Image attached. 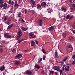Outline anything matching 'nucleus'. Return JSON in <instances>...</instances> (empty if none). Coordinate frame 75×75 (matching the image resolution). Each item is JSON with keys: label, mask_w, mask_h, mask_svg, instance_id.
<instances>
[{"label": "nucleus", "mask_w": 75, "mask_h": 75, "mask_svg": "<svg viewBox=\"0 0 75 75\" xmlns=\"http://www.w3.org/2000/svg\"><path fill=\"white\" fill-rule=\"evenodd\" d=\"M42 19H39L37 21L38 23L39 24V25L40 26L42 25Z\"/></svg>", "instance_id": "nucleus-1"}, {"label": "nucleus", "mask_w": 75, "mask_h": 75, "mask_svg": "<svg viewBox=\"0 0 75 75\" xmlns=\"http://www.w3.org/2000/svg\"><path fill=\"white\" fill-rule=\"evenodd\" d=\"M22 57V55L21 54H17L15 57L14 58L15 59H20Z\"/></svg>", "instance_id": "nucleus-2"}, {"label": "nucleus", "mask_w": 75, "mask_h": 75, "mask_svg": "<svg viewBox=\"0 0 75 75\" xmlns=\"http://www.w3.org/2000/svg\"><path fill=\"white\" fill-rule=\"evenodd\" d=\"M53 69L54 70H57L58 71H59L60 70V68L59 66H54L53 67Z\"/></svg>", "instance_id": "nucleus-3"}, {"label": "nucleus", "mask_w": 75, "mask_h": 75, "mask_svg": "<svg viewBox=\"0 0 75 75\" xmlns=\"http://www.w3.org/2000/svg\"><path fill=\"white\" fill-rule=\"evenodd\" d=\"M26 73L28 75H32L33 73L30 70H28L26 71Z\"/></svg>", "instance_id": "nucleus-4"}, {"label": "nucleus", "mask_w": 75, "mask_h": 75, "mask_svg": "<svg viewBox=\"0 0 75 75\" xmlns=\"http://www.w3.org/2000/svg\"><path fill=\"white\" fill-rule=\"evenodd\" d=\"M31 46H33V47H35V42L34 41H31Z\"/></svg>", "instance_id": "nucleus-5"}, {"label": "nucleus", "mask_w": 75, "mask_h": 75, "mask_svg": "<svg viewBox=\"0 0 75 75\" xmlns=\"http://www.w3.org/2000/svg\"><path fill=\"white\" fill-rule=\"evenodd\" d=\"M48 29L49 31H52L54 30V26H52L49 28Z\"/></svg>", "instance_id": "nucleus-6"}, {"label": "nucleus", "mask_w": 75, "mask_h": 75, "mask_svg": "<svg viewBox=\"0 0 75 75\" xmlns=\"http://www.w3.org/2000/svg\"><path fill=\"white\" fill-rule=\"evenodd\" d=\"M37 8H38V10H40H40H41V5H40V4H38L37 6Z\"/></svg>", "instance_id": "nucleus-7"}, {"label": "nucleus", "mask_w": 75, "mask_h": 75, "mask_svg": "<svg viewBox=\"0 0 75 75\" xmlns=\"http://www.w3.org/2000/svg\"><path fill=\"white\" fill-rule=\"evenodd\" d=\"M74 39V38L72 36H70L68 38V39L70 41H73Z\"/></svg>", "instance_id": "nucleus-8"}, {"label": "nucleus", "mask_w": 75, "mask_h": 75, "mask_svg": "<svg viewBox=\"0 0 75 75\" xmlns=\"http://www.w3.org/2000/svg\"><path fill=\"white\" fill-rule=\"evenodd\" d=\"M3 4V8L4 9H6L7 8V4L6 3H4Z\"/></svg>", "instance_id": "nucleus-9"}, {"label": "nucleus", "mask_w": 75, "mask_h": 75, "mask_svg": "<svg viewBox=\"0 0 75 75\" xmlns=\"http://www.w3.org/2000/svg\"><path fill=\"white\" fill-rule=\"evenodd\" d=\"M47 4H46V3L45 2H42V3L41 4V5L42 7H43V6H44L45 7H47V6H46V5Z\"/></svg>", "instance_id": "nucleus-10"}, {"label": "nucleus", "mask_w": 75, "mask_h": 75, "mask_svg": "<svg viewBox=\"0 0 75 75\" xmlns=\"http://www.w3.org/2000/svg\"><path fill=\"white\" fill-rule=\"evenodd\" d=\"M8 4L11 5H13L14 4V2L13 1H11V0H9L8 2Z\"/></svg>", "instance_id": "nucleus-11"}, {"label": "nucleus", "mask_w": 75, "mask_h": 75, "mask_svg": "<svg viewBox=\"0 0 75 75\" xmlns=\"http://www.w3.org/2000/svg\"><path fill=\"white\" fill-rule=\"evenodd\" d=\"M13 23L11 24L10 25H9V26H8L7 28V30H9V29H10V28H12V27H13Z\"/></svg>", "instance_id": "nucleus-12"}, {"label": "nucleus", "mask_w": 75, "mask_h": 75, "mask_svg": "<svg viewBox=\"0 0 75 75\" xmlns=\"http://www.w3.org/2000/svg\"><path fill=\"white\" fill-rule=\"evenodd\" d=\"M22 35H23V34H21L19 35V36H18L16 38V40H19V39H20V38L21 36H22Z\"/></svg>", "instance_id": "nucleus-13"}, {"label": "nucleus", "mask_w": 75, "mask_h": 75, "mask_svg": "<svg viewBox=\"0 0 75 75\" xmlns=\"http://www.w3.org/2000/svg\"><path fill=\"white\" fill-rule=\"evenodd\" d=\"M21 63L20 61H17L15 62L14 63L16 65H20Z\"/></svg>", "instance_id": "nucleus-14"}, {"label": "nucleus", "mask_w": 75, "mask_h": 75, "mask_svg": "<svg viewBox=\"0 0 75 75\" xmlns=\"http://www.w3.org/2000/svg\"><path fill=\"white\" fill-rule=\"evenodd\" d=\"M69 66H67V67H66L65 68V70L67 72H68L69 71Z\"/></svg>", "instance_id": "nucleus-15"}, {"label": "nucleus", "mask_w": 75, "mask_h": 75, "mask_svg": "<svg viewBox=\"0 0 75 75\" xmlns=\"http://www.w3.org/2000/svg\"><path fill=\"white\" fill-rule=\"evenodd\" d=\"M69 45H68L67 46V48H72V46L71 45V44L69 43Z\"/></svg>", "instance_id": "nucleus-16"}, {"label": "nucleus", "mask_w": 75, "mask_h": 75, "mask_svg": "<svg viewBox=\"0 0 75 75\" xmlns=\"http://www.w3.org/2000/svg\"><path fill=\"white\" fill-rule=\"evenodd\" d=\"M18 17H20L23 16V14H21V12H19L18 13Z\"/></svg>", "instance_id": "nucleus-17"}, {"label": "nucleus", "mask_w": 75, "mask_h": 75, "mask_svg": "<svg viewBox=\"0 0 75 75\" xmlns=\"http://www.w3.org/2000/svg\"><path fill=\"white\" fill-rule=\"evenodd\" d=\"M5 69V67L4 66L0 68V71H4Z\"/></svg>", "instance_id": "nucleus-18"}, {"label": "nucleus", "mask_w": 75, "mask_h": 75, "mask_svg": "<svg viewBox=\"0 0 75 75\" xmlns=\"http://www.w3.org/2000/svg\"><path fill=\"white\" fill-rule=\"evenodd\" d=\"M11 20H12L11 19V18H8V21L7 22V24H8L10 23V21H11Z\"/></svg>", "instance_id": "nucleus-19"}, {"label": "nucleus", "mask_w": 75, "mask_h": 75, "mask_svg": "<svg viewBox=\"0 0 75 75\" xmlns=\"http://www.w3.org/2000/svg\"><path fill=\"white\" fill-rule=\"evenodd\" d=\"M62 37L63 38H65L66 37V33H63L62 34Z\"/></svg>", "instance_id": "nucleus-20"}, {"label": "nucleus", "mask_w": 75, "mask_h": 75, "mask_svg": "<svg viewBox=\"0 0 75 75\" xmlns=\"http://www.w3.org/2000/svg\"><path fill=\"white\" fill-rule=\"evenodd\" d=\"M29 35L30 37V38H32L34 36V34H33L32 33H30L29 34Z\"/></svg>", "instance_id": "nucleus-21"}, {"label": "nucleus", "mask_w": 75, "mask_h": 75, "mask_svg": "<svg viewBox=\"0 0 75 75\" xmlns=\"http://www.w3.org/2000/svg\"><path fill=\"white\" fill-rule=\"evenodd\" d=\"M74 19V16H70L69 20V21H70V20H72V19Z\"/></svg>", "instance_id": "nucleus-22"}, {"label": "nucleus", "mask_w": 75, "mask_h": 75, "mask_svg": "<svg viewBox=\"0 0 75 75\" xmlns=\"http://www.w3.org/2000/svg\"><path fill=\"white\" fill-rule=\"evenodd\" d=\"M69 17H70V15L68 14V15L66 16V18L67 20H68L69 19Z\"/></svg>", "instance_id": "nucleus-23"}, {"label": "nucleus", "mask_w": 75, "mask_h": 75, "mask_svg": "<svg viewBox=\"0 0 75 75\" xmlns=\"http://www.w3.org/2000/svg\"><path fill=\"white\" fill-rule=\"evenodd\" d=\"M8 34V33H4V35L5 37H7Z\"/></svg>", "instance_id": "nucleus-24"}, {"label": "nucleus", "mask_w": 75, "mask_h": 75, "mask_svg": "<svg viewBox=\"0 0 75 75\" xmlns=\"http://www.w3.org/2000/svg\"><path fill=\"white\" fill-rule=\"evenodd\" d=\"M6 38H11V36L9 35L8 34V35L6 37Z\"/></svg>", "instance_id": "nucleus-25"}, {"label": "nucleus", "mask_w": 75, "mask_h": 75, "mask_svg": "<svg viewBox=\"0 0 75 75\" xmlns=\"http://www.w3.org/2000/svg\"><path fill=\"white\" fill-rule=\"evenodd\" d=\"M21 29L22 31H27V28H24L23 27V28H21Z\"/></svg>", "instance_id": "nucleus-26"}, {"label": "nucleus", "mask_w": 75, "mask_h": 75, "mask_svg": "<svg viewBox=\"0 0 75 75\" xmlns=\"http://www.w3.org/2000/svg\"><path fill=\"white\" fill-rule=\"evenodd\" d=\"M68 57H66L65 58H64L63 59V61H66V60H67V59H68Z\"/></svg>", "instance_id": "nucleus-27"}, {"label": "nucleus", "mask_w": 75, "mask_h": 75, "mask_svg": "<svg viewBox=\"0 0 75 75\" xmlns=\"http://www.w3.org/2000/svg\"><path fill=\"white\" fill-rule=\"evenodd\" d=\"M35 1H33L31 3V4H33V6H35L36 5V4H35Z\"/></svg>", "instance_id": "nucleus-28"}, {"label": "nucleus", "mask_w": 75, "mask_h": 75, "mask_svg": "<svg viewBox=\"0 0 75 75\" xmlns=\"http://www.w3.org/2000/svg\"><path fill=\"white\" fill-rule=\"evenodd\" d=\"M22 32H21V31L19 30L18 32V35H19L20 34H22Z\"/></svg>", "instance_id": "nucleus-29"}, {"label": "nucleus", "mask_w": 75, "mask_h": 75, "mask_svg": "<svg viewBox=\"0 0 75 75\" xmlns=\"http://www.w3.org/2000/svg\"><path fill=\"white\" fill-rule=\"evenodd\" d=\"M63 71L62 70H61L59 72H60V75H62L63 74V73L62 72Z\"/></svg>", "instance_id": "nucleus-30"}, {"label": "nucleus", "mask_w": 75, "mask_h": 75, "mask_svg": "<svg viewBox=\"0 0 75 75\" xmlns=\"http://www.w3.org/2000/svg\"><path fill=\"white\" fill-rule=\"evenodd\" d=\"M14 7H18V5L17 3H15V4L14 5Z\"/></svg>", "instance_id": "nucleus-31"}, {"label": "nucleus", "mask_w": 75, "mask_h": 75, "mask_svg": "<svg viewBox=\"0 0 75 75\" xmlns=\"http://www.w3.org/2000/svg\"><path fill=\"white\" fill-rule=\"evenodd\" d=\"M3 52V49L0 48V53H1Z\"/></svg>", "instance_id": "nucleus-32"}, {"label": "nucleus", "mask_w": 75, "mask_h": 75, "mask_svg": "<svg viewBox=\"0 0 75 75\" xmlns=\"http://www.w3.org/2000/svg\"><path fill=\"white\" fill-rule=\"evenodd\" d=\"M4 21H6L7 20V16H5L4 18Z\"/></svg>", "instance_id": "nucleus-33"}, {"label": "nucleus", "mask_w": 75, "mask_h": 75, "mask_svg": "<svg viewBox=\"0 0 75 75\" xmlns=\"http://www.w3.org/2000/svg\"><path fill=\"white\" fill-rule=\"evenodd\" d=\"M46 55H44L43 56V57L42 58V59L43 60H45V58H46Z\"/></svg>", "instance_id": "nucleus-34"}, {"label": "nucleus", "mask_w": 75, "mask_h": 75, "mask_svg": "<svg viewBox=\"0 0 75 75\" xmlns=\"http://www.w3.org/2000/svg\"><path fill=\"white\" fill-rule=\"evenodd\" d=\"M66 50L67 52H69V49L68 48V47L66 48Z\"/></svg>", "instance_id": "nucleus-35"}, {"label": "nucleus", "mask_w": 75, "mask_h": 75, "mask_svg": "<svg viewBox=\"0 0 75 75\" xmlns=\"http://www.w3.org/2000/svg\"><path fill=\"white\" fill-rule=\"evenodd\" d=\"M42 51L44 53V54H45L46 53V52H45V50H44V49H42Z\"/></svg>", "instance_id": "nucleus-36"}, {"label": "nucleus", "mask_w": 75, "mask_h": 75, "mask_svg": "<svg viewBox=\"0 0 75 75\" xmlns=\"http://www.w3.org/2000/svg\"><path fill=\"white\" fill-rule=\"evenodd\" d=\"M64 65V62H62L59 64V65L62 66Z\"/></svg>", "instance_id": "nucleus-37"}, {"label": "nucleus", "mask_w": 75, "mask_h": 75, "mask_svg": "<svg viewBox=\"0 0 75 75\" xmlns=\"http://www.w3.org/2000/svg\"><path fill=\"white\" fill-rule=\"evenodd\" d=\"M50 73L52 74H54V71H50Z\"/></svg>", "instance_id": "nucleus-38"}, {"label": "nucleus", "mask_w": 75, "mask_h": 75, "mask_svg": "<svg viewBox=\"0 0 75 75\" xmlns=\"http://www.w3.org/2000/svg\"><path fill=\"white\" fill-rule=\"evenodd\" d=\"M35 67L38 69H40V66H35Z\"/></svg>", "instance_id": "nucleus-39"}, {"label": "nucleus", "mask_w": 75, "mask_h": 75, "mask_svg": "<svg viewBox=\"0 0 75 75\" xmlns=\"http://www.w3.org/2000/svg\"><path fill=\"white\" fill-rule=\"evenodd\" d=\"M44 73H45V72L44 70L42 71L41 72V73L42 74V75H44Z\"/></svg>", "instance_id": "nucleus-40"}, {"label": "nucleus", "mask_w": 75, "mask_h": 75, "mask_svg": "<svg viewBox=\"0 0 75 75\" xmlns=\"http://www.w3.org/2000/svg\"><path fill=\"white\" fill-rule=\"evenodd\" d=\"M8 68H10V69H12V68H13V67L12 66H9Z\"/></svg>", "instance_id": "nucleus-41"}, {"label": "nucleus", "mask_w": 75, "mask_h": 75, "mask_svg": "<svg viewBox=\"0 0 75 75\" xmlns=\"http://www.w3.org/2000/svg\"><path fill=\"white\" fill-rule=\"evenodd\" d=\"M3 7V4H0V7L1 8H2Z\"/></svg>", "instance_id": "nucleus-42"}, {"label": "nucleus", "mask_w": 75, "mask_h": 75, "mask_svg": "<svg viewBox=\"0 0 75 75\" xmlns=\"http://www.w3.org/2000/svg\"><path fill=\"white\" fill-rule=\"evenodd\" d=\"M12 51V52H13V53H14L16 52V49H13Z\"/></svg>", "instance_id": "nucleus-43"}, {"label": "nucleus", "mask_w": 75, "mask_h": 75, "mask_svg": "<svg viewBox=\"0 0 75 75\" xmlns=\"http://www.w3.org/2000/svg\"><path fill=\"white\" fill-rule=\"evenodd\" d=\"M23 41V39H22L21 40H19L18 41V43H20V42H21L22 41Z\"/></svg>", "instance_id": "nucleus-44"}, {"label": "nucleus", "mask_w": 75, "mask_h": 75, "mask_svg": "<svg viewBox=\"0 0 75 75\" xmlns=\"http://www.w3.org/2000/svg\"><path fill=\"white\" fill-rule=\"evenodd\" d=\"M62 10H63V11H64V12H65V11H66V9H65V8H62Z\"/></svg>", "instance_id": "nucleus-45"}, {"label": "nucleus", "mask_w": 75, "mask_h": 75, "mask_svg": "<svg viewBox=\"0 0 75 75\" xmlns=\"http://www.w3.org/2000/svg\"><path fill=\"white\" fill-rule=\"evenodd\" d=\"M55 58H58V54H54Z\"/></svg>", "instance_id": "nucleus-46"}, {"label": "nucleus", "mask_w": 75, "mask_h": 75, "mask_svg": "<svg viewBox=\"0 0 75 75\" xmlns=\"http://www.w3.org/2000/svg\"><path fill=\"white\" fill-rule=\"evenodd\" d=\"M72 58L73 59H75V54H74L72 56Z\"/></svg>", "instance_id": "nucleus-47"}, {"label": "nucleus", "mask_w": 75, "mask_h": 75, "mask_svg": "<svg viewBox=\"0 0 75 75\" xmlns=\"http://www.w3.org/2000/svg\"><path fill=\"white\" fill-rule=\"evenodd\" d=\"M22 1L23 0H19L18 3H21Z\"/></svg>", "instance_id": "nucleus-48"}, {"label": "nucleus", "mask_w": 75, "mask_h": 75, "mask_svg": "<svg viewBox=\"0 0 75 75\" xmlns=\"http://www.w3.org/2000/svg\"><path fill=\"white\" fill-rule=\"evenodd\" d=\"M72 6H73V7H75V4H72Z\"/></svg>", "instance_id": "nucleus-49"}, {"label": "nucleus", "mask_w": 75, "mask_h": 75, "mask_svg": "<svg viewBox=\"0 0 75 75\" xmlns=\"http://www.w3.org/2000/svg\"><path fill=\"white\" fill-rule=\"evenodd\" d=\"M3 3V2L2 1H1V0H0V4H2Z\"/></svg>", "instance_id": "nucleus-50"}, {"label": "nucleus", "mask_w": 75, "mask_h": 75, "mask_svg": "<svg viewBox=\"0 0 75 75\" xmlns=\"http://www.w3.org/2000/svg\"><path fill=\"white\" fill-rule=\"evenodd\" d=\"M72 27L73 28H75V24L74 23L73 25H72Z\"/></svg>", "instance_id": "nucleus-51"}, {"label": "nucleus", "mask_w": 75, "mask_h": 75, "mask_svg": "<svg viewBox=\"0 0 75 75\" xmlns=\"http://www.w3.org/2000/svg\"><path fill=\"white\" fill-rule=\"evenodd\" d=\"M58 54V52H57V51L56 50L54 54Z\"/></svg>", "instance_id": "nucleus-52"}, {"label": "nucleus", "mask_w": 75, "mask_h": 75, "mask_svg": "<svg viewBox=\"0 0 75 75\" xmlns=\"http://www.w3.org/2000/svg\"><path fill=\"white\" fill-rule=\"evenodd\" d=\"M5 42H6V40H3L2 42V44H4Z\"/></svg>", "instance_id": "nucleus-53"}, {"label": "nucleus", "mask_w": 75, "mask_h": 75, "mask_svg": "<svg viewBox=\"0 0 75 75\" xmlns=\"http://www.w3.org/2000/svg\"><path fill=\"white\" fill-rule=\"evenodd\" d=\"M72 64H73V65L75 64V60H74L73 61Z\"/></svg>", "instance_id": "nucleus-54"}, {"label": "nucleus", "mask_w": 75, "mask_h": 75, "mask_svg": "<svg viewBox=\"0 0 75 75\" xmlns=\"http://www.w3.org/2000/svg\"><path fill=\"white\" fill-rule=\"evenodd\" d=\"M28 50H25L24 52H28Z\"/></svg>", "instance_id": "nucleus-55"}, {"label": "nucleus", "mask_w": 75, "mask_h": 75, "mask_svg": "<svg viewBox=\"0 0 75 75\" xmlns=\"http://www.w3.org/2000/svg\"><path fill=\"white\" fill-rule=\"evenodd\" d=\"M74 6L72 7L71 8V11H74Z\"/></svg>", "instance_id": "nucleus-56"}, {"label": "nucleus", "mask_w": 75, "mask_h": 75, "mask_svg": "<svg viewBox=\"0 0 75 75\" xmlns=\"http://www.w3.org/2000/svg\"><path fill=\"white\" fill-rule=\"evenodd\" d=\"M35 41L36 44H38V41H37V40H35Z\"/></svg>", "instance_id": "nucleus-57"}, {"label": "nucleus", "mask_w": 75, "mask_h": 75, "mask_svg": "<svg viewBox=\"0 0 75 75\" xmlns=\"http://www.w3.org/2000/svg\"><path fill=\"white\" fill-rule=\"evenodd\" d=\"M24 11L25 12V14H26V13H27V10L25 9Z\"/></svg>", "instance_id": "nucleus-58"}, {"label": "nucleus", "mask_w": 75, "mask_h": 75, "mask_svg": "<svg viewBox=\"0 0 75 75\" xmlns=\"http://www.w3.org/2000/svg\"><path fill=\"white\" fill-rule=\"evenodd\" d=\"M36 37V35H35L33 36L32 37V38H35Z\"/></svg>", "instance_id": "nucleus-59"}, {"label": "nucleus", "mask_w": 75, "mask_h": 75, "mask_svg": "<svg viewBox=\"0 0 75 75\" xmlns=\"http://www.w3.org/2000/svg\"><path fill=\"white\" fill-rule=\"evenodd\" d=\"M66 65H69L70 66H71V64H66Z\"/></svg>", "instance_id": "nucleus-60"}, {"label": "nucleus", "mask_w": 75, "mask_h": 75, "mask_svg": "<svg viewBox=\"0 0 75 75\" xmlns=\"http://www.w3.org/2000/svg\"><path fill=\"white\" fill-rule=\"evenodd\" d=\"M34 13H35V12L34 11L32 13V15H33V14H34Z\"/></svg>", "instance_id": "nucleus-61"}, {"label": "nucleus", "mask_w": 75, "mask_h": 75, "mask_svg": "<svg viewBox=\"0 0 75 75\" xmlns=\"http://www.w3.org/2000/svg\"><path fill=\"white\" fill-rule=\"evenodd\" d=\"M10 11H12L13 10V8H11L10 9Z\"/></svg>", "instance_id": "nucleus-62"}, {"label": "nucleus", "mask_w": 75, "mask_h": 75, "mask_svg": "<svg viewBox=\"0 0 75 75\" xmlns=\"http://www.w3.org/2000/svg\"><path fill=\"white\" fill-rule=\"evenodd\" d=\"M41 62V61L40 60H39L38 62V63H39Z\"/></svg>", "instance_id": "nucleus-63"}, {"label": "nucleus", "mask_w": 75, "mask_h": 75, "mask_svg": "<svg viewBox=\"0 0 75 75\" xmlns=\"http://www.w3.org/2000/svg\"><path fill=\"white\" fill-rule=\"evenodd\" d=\"M72 31H73V33H74V34H75V30H74Z\"/></svg>", "instance_id": "nucleus-64"}]
</instances>
